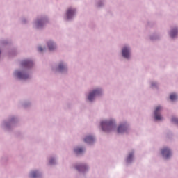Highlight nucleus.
Instances as JSON below:
<instances>
[{"label": "nucleus", "mask_w": 178, "mask_h": 178, "mask_svg": "<svg viewBox=\"0 0 178 178\" xmlns=\"http://www.w3.org/2000/svg\"><path fill=\"white\" fill-rule=\"evenodd\" d=\"M102 130L105 132H109L110 131H112L113 128L115 127V121L111 120V121H102L101 122Z\"/></svg>", "instance_id": "obj_1"}, {"label": "nucleus", "mask_w": 178, "mask_h": 178, "mask_svg": "<svg viewBox=\"0 0 178 178\" xmlns=\"http://www.w3.org/2000/svg\"><path fill=\"white\" fill-rule=\"evenodd\" d=\"M161 154L163 156V157H165V159H168L172 154L171 150L168 147H164V149L161 150Z\"/></svg>", "instance_id": "obj_2"}, {"label": "nucleus", "mask_w": 178, "mask_h": 178, "mask_svg": "<svg viewBox=\"0 0 178 178\" xmlns=\"http://www.w3.org/2000/svg\"><path fill=\"white\" fill-rule=\"evenodd\" d=\"M100 93L101 90H93V92L89 94L88 100H90V102H92V100H94V97H95V96L99 95Z\"/></svg>", "instance_id": "obj_3"}, {"label": "nucleus", "mask_w": 178, "mask_h": 178, "mask_svg": "<svg viewBox=\"0 0 178 178\" xmlns=\"http://www.w3.org/2000/svg\"><path fill=\"white\" fill-rule=\"evenodd\" d=\"M162 107H161L160 106H159L158 107L156 108L155 111H154V117L156 118V120H162V117L160 114V111L161 110Z\"/></svg>", "instance_id": "obj_4"}, {"label": "nucleus", "mask_w": 178, "mask_h": 178, "mask_svg": "<svg viewBox=\"0 0 178 178\" xmlns=\"http://www.w3.org/2000/svg\"><path fill=\"white\" fill-rule=\"evenodd\" d=\"M15 74L18 79H22L23 80H26V79L29 78V75L22 73L19 71H15Z\"/></svg>", "instance_id": "obj_5"}, {"label": "nucleus", "mask_w": 178, "mask_h": 178, "mask_svg": "<svg viewBox=\"0 0 178 178\" xmlns=\"http://www.w3.org/2000/svg\"><path fill=\"white\" fill-rule=\"evenodd\" d=\"M127 129V125L126 124H121L118 128V134H123Z\"/></svg>", "instance_id": "obj_6"}, {"label": "nucleus", "mask_w": 178, "mask_h": 178, "mask_svg": "<svg viewBox=\"0 0 178 178\" xmlns=\"http://www.w3.org/2000/svg\"><path fill=\"white\" fill-rule=\"evenodd\" d=\"M122 56L125 58H129L130 57L129 49H128L127 47H124V49H122Z\"/></svg>", "instance_id": "obj_7"}, {"label": "nucleus", "mask_w": 178, "mask_h": 178, "mask_svg": "<svg viewBox=\"0 0 178 178\" xmlns=\"http://www.w3.org/2000/svg\"><path fill=\"white\" fill-rule=\"evenodd\" d=\"M22 65L24 67H31V66H33V63L30 60H25L22 61Z\"/></svg>", "instance_id": "obj_8"}, {"label": "nucleus", "mask_w": 178, "mask_h": 178, "mask_svg": "<svg viewBox=\"0 0 178 178\" xmlns=\"http://www.w3.org/2000/svg\"><path fill=\"white\" fill-rule=\"evenodd\" d=\"M75 12H76V10H72V8H68L67 11V18L71 19L72 16H73Z\"/></svg>", "instance_id": "obj_9"}, {"label": "nucleus", "mask_w": 178, "mask_h": 178, "mask_svg": "<svg viewBox=\"0 0 178 178\" xmlns=\"http://www.w3.org/2000/svg\"><path fill=\"white\" fill-rule=\"evenodd\" d=\"M47 46L50 51H52L56 49V46L53 42H49V43H47Z\"/></svg>", "instance_id": "obj_10"}, {"label": "nucleus", "mask_w": 178, "mask_h": 178, "mask_svg": "<svg viewBox=\"0 0 178 178\" xmlns=\"http://www.w3.org/2000/svg\"><path fill=\"white\" fill-rule=\"evenodd\" d=\"M95 139L93 136H86L85 138L84 141L86 142L87 143H92L94 142Z\"/></svg>", "instance_id": "obj_11"}, {"label": "nucleus", "mask_w": 178, "mask_h": 178, "mask_svg": "<svg viewBox=\"0 0 178 178\" xmlns=\"http://www.w3.org/2000/svg\"><path fill=\"white\" fill-rule=\"evenodd\" d=\"M39 176H40V174L38 171H33L31 172V177L32 178H37Z\"/></svg>", "instance_id": "obj_12"}, {"label": "nucleus", "mask_w": 178, "mask_h": 178, "mask_svg": "<svg viewBox=\"0 0 178 178\" xmlns=\"http://www.w3.org/2000/svg\"><path fill=\"white\" fill-rule=\"evenodd\" d=\"M76 170L79 171H85L87 168L86 165H76Z\"/></svg>", "instance_id": "obj_13"}, {"label": "nucleus", "mask_w": 178, "mask_h": 178, "mask_svg": "<svg viewBox=\"0 0 178 178\" xmlns=\"http://www.w3.org/2000/svg\"><path fill=\"white\" fill-rule=\"evenodd\" d=\"M177 29H174L173 31H171V33H170L171 38H175V36H177Z\"/></svg>", "instance_id": "obj_14"}, {"label": "nucleus", "mask_w": 178, "mask_h": 178, "mask_svg": "<svg viewBox=\"0 0 178 178\" xmlns=\"http://www.w3.org/2000/svg\"><path fill=\"white\" fill-rule=\"evenodd\" d=\"M65 69H66L65 65H64L63 64H59L58 68V71H64V70Z\"/></svg>", "instance_id": "obj_15"}, {"label": "nucleus", "mask_w": 178, "mask_h": 178, "mask_svg": "<svg viewBox=\"0 0 178 178\" xmlns=\"http://www.w3.org/2000/svg\"><path fill=\"white\" fill-rule=\"evenodd\" d=\"M74 152L76 154L82 153L83 152V149H82L81 147H76V149H74Z\"/></svg>", "instance_id": "obj_16"}, {"label": "nucleus", "mask_w": 178, "mask_h": 178, "mask_svg": "<svg viewBox=\"0 0 178 178\" xmlns=\"http://www.w3.org/2000/svg\"><path fill=\"white\" fill-rule=\"evenodd\" d=\"M134 157V153H130L127 159L128 162L132 161Z\"/></svg>", "instance_id": "obj_17"}, {"label": "nucleus", "mask_w": 178, "mask_h": 178, "mask_svg": "<svg viewBox=\"0 0 178 178\" xmlns=\"http://www.w3.org/2000/svg\"><path fill=\"white\" fill-rule=\"evenodd\" d=\"M170 99L171 100H176L177 99V96L175 93H172V95H170Z\"/></svg>", "instance_id": "obj_18"}, {"label": "nucleus", "mask_w": 178, "mask_h": 178, "mask_svg": "<svg viewBox=\"0 0 178 178\" xmlns=\"http://www.w3.org/2000/svg\"><path fill=\"white\" fill-rule=\"evenodd\" d=\"M49 163H50V164H54V163H55V159H50Z\"/></svg>", "instance_id": "obj_19"}, {"label": "nucleus", "mask_w": 178, "mask_h": 178, "mask_svg": "<svg viewBox=\"0 0 178 178\" xmlns=\"http://www.w3.org/2000/svg\"><path fill=\"white\" fill-rule=\"evenodd\" d=\"M41 24H42V22H36V26L38 27V26H41Z\"/></svg>", "instance_id": "obj_20"}, {"label": "nucleus", "mask_w": 178, "mask_h": 178, "mask_svg": "<svg viewBox=\"0 0 178 178\" xmlns=\"http://www.w3.org/2000/svg\"><path fill=\"white\" fill-rule=\"evenodd\" d=\"M38 49L39 52H42V51H43L42 47H39Z\"/></svg>", "instance_id": "obj_21"}, {"label": "nucleus", "mask_w": 178, "mask_h": 178, "mask_svg": "<svg viewBox=\"0 0 178 178\" xmlns=\"http://www.w3.org/2000/svg\"><path fill=\"white\" fill-rule=\"evenodd\" d=\"M172 120L175 122H178V119L177 118H172Z\"/></svg>", "instance_id": "obj_22"}]
</instances>
